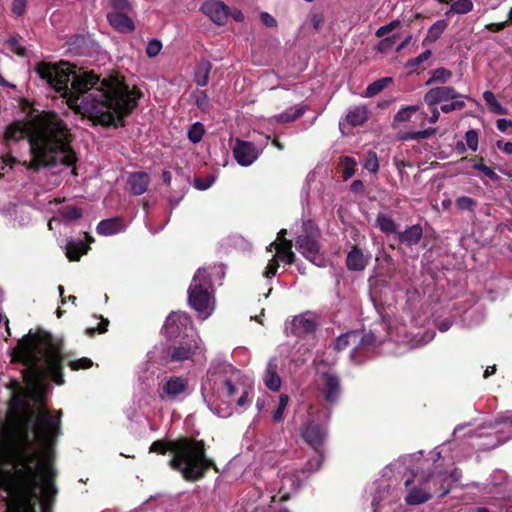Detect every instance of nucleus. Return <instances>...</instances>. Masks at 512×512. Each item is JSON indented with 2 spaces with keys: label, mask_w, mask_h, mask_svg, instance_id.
<instances>
[{
  "label": "nucleus",
  "mask_w": 512,
  "mask_h": 512,
  "mask_svg": "<svg viewBox=\"0 0 512 512\" xmlns=\"http://www.w3.org/2000/svg\"><path fill=\"white\" fill-rule=\"evenodd\" d=\"M25 367V388L13 391L10 410L0 428V467L9 461L15 469L9 473L10 483L0 485L8 495L7 512H50L57 493L54 485L53 444L60 434L62 412L53 416L44 408L46 379L57 385L64 379L61 358H12Z\"/></svg>",
  "instance_id": "obj_1"
},
{
  "label": "nucleus",
  "mask_w": 512,
  "mask_h": 512,
  "mask_svg": "<svg viewBox=\"0 0 512 512\" xmlns=\"http://www.w3.org/2000/svg\"><path fill=\"white\" fill-rule=\"evenodd\" d=\"M35 71L76 113L102 125L120 122L137 105L141 93L118 77L100 80L92 72H77L68 63H39Z\"/></svg>",
  "instance_id": "obj_2"
},
{
  "label": "nucleus",
  "mask_w": 512,
  "mask_h": 512,
  "mask_svg": "<svg viewBox=\"0 0 512 512\" xmlns=\"http://www.w3.org/2000/svg\"><path fill=\"white\" fill-rule=\"evenodd\" d=\"M150 451L161 454L170 451L173 455L170 466L190 481L200 479L212 465L211 460L205 456L204 443L190 438H180L167 444L154 442Z\"/></svg>",
  "instance_id": "obj_3"
},
{
  "label": "nucleus",
  "mask_w": 512,
  "mask_h": 512,
  "mask_svg": "<svg viewBox=\"0 0 512 512\" xmlns=\"http://www.w3.org/2000/svg\"><path fill=\"white\" fill-rule=\"evenodd\" d=\"M460 473L454 470L450 475L439 472L423 477L418 484L409 488L412 481L407 479L405 486L408 492L405 501L408 505H420L427 502L433 493L439 492L441 496L446 495L450 491L451 484L458 481Z\"/></svg>",
  "instance_id": "obj_4"
},
{
  "label": "nucleus",
  "mask_w": 512,
  "mask_h": 512,
  "mask_svg": "<svg viewBox=\"0 0 512 512\" xmlns=\"http://www.w3.org/2000/svg\"><path fill=\"white\" fill-rule=\"evenodd\" d=\"M211 277L212 272L206 268L198 269L188 289L189 305L203 320L207 319L215 308Z\"/></svg>",
  "instance_id": "obj_5"
},
{
  "label": "nucleus",
  "mask_w": 512,
  "mask_h": 512,
  "mask_svg": "<svg viewBox=\"0 0 512 512\" xmlns=\"http://www.w3.org/2000/svg\"><path fill=\"white\" fill-rule=\"evenodd\" d=\"M286 230L282 229L278 232L277 240L275 242L270 243L267 247L268 251H271L272 248L276 249V255L269 261L265 271L264 276L266 278L273 277L277 269L279 267V263L277 257L291 264L294 262L295 254L292 251V242L285 238Z\"/></svg>",
  "instance_id": "obj_6"
},
{
  "label": "nucleus",
  "mask_w": 512,
  "mask_h": 512,
  "mask_svg": "<svg viewBox=\"0 0 512 512\" xmlns=\"http://www.w3.org/2000/svg\"><path fill=\"white\" fill-rule=\"evenodd\" d=\"M237 391L236 386L227 379L221 377L210 378L208 377L201 387L203 399L208 404L211 403L212 397L216 394L219 398L230 400Z\"/></svg>",
  "instance_id": "obj_7"
},
{
  "label": "nucleus",
  "mask_w": 512,
  "mask_h": 512,
  "mask_svg": "<svg viewBox=\"0 0 512 512\" xmlns=\"http://www.w3.org/2000/svg\"><path fill=\"white\" fill-rule=\"evenodd\" d=\"M204 348L202 341L197 334H193L188 338L186 336L169 351V357L172 361H185L192 359L194 355L201 354Z\"/></svg>",
  "instance_id": "obj_8"
},
{
  "label": "nucleus",
  "mask_w": 512,
  "mask_h": 512,
  "mask_svg": "<svg viewBox=\"0 0 512 512\" xmlns=\"http://www.w3.org/2000/svg\"><path fill=\"white\" fill-rule=\"evenodd\" d=\"M188 394V380L181 376H170L161 386L160 397L167 400L184 398Z\"/></svg>",
  "instance_id": "obj_9"
},
{
  "label": "nucleus",
  "mask_w": 512,
  "mask_h": 512,
  "mask_svg": "<svg viewBox=\"0 0 512 512\" xmlns=\"http://www.w3.org/2000/svg\"><path fill=\"white\" fill-rule=\"evenodd\" d=\"M317 231L311 235H301L296 240V248L299 252L312 263L321 266L322 258L319 255V245L316 240Z\"/></svg>",
  "instance_id": "obj_10"
},
{
  "label": "nucleus",
  "mask_w": 512,
  "mask_h": 512,
  "mask_svg": "<svg viewBox=\"0 0 512 512\" xmlns=\"http://www.w3.org/2000/svg\"><path fill=\"white\" fill-rule=\"evenodd\" d=\"M233 155L240 166L248 167L257 160L259 151L253 143L236 139L233 147Z\"/></svg>",
  "instance_id": "obj_11"
},
{
  "label": "nucleus",
  "mask_w": 512,
  "mask_h": 512,
  "mask_svg": "<svg viewBox=\"0 0 512 512\" xmlns=\"http://www.w3.org/2000/svg\"><path fill=\"white\" fill-rule=\"evenodd\" d=\"M374 341L373 334H364L359 331H351L340 335L335 341V349L343 350L347 346H354L355 349H359L368 345H371Z\"/></svg>",
  "instance_id": "obj_12"
},
{
  "label": "nucleus",
  "mask_w": 512,
  "mask_h": 512,
  "mask_svg": "<svg viewBox=\"0 0 512 512\" xmlns=\"http://www.w3.org/2000/svg\"><path fill=\"white\" fill-rule=\"evenodd\" d=\"M201 11L215 24L223 25L229 17V8L221 1L210 0L201 6Z\"/></svg>",
  "instance_id": "obj_13"
},
{
  "label": "nucleus",
  "mask_w": 512,
  "mask_h": 512,
  "mask_svg": "<svg viewBox=\"0 0 512 512\" xmlns=\"http://www.w3.org/2000/svg\"><path fill=\"white\" fill-rule=\"evenodd\" d=\"M191 319L185 312H172L166 319L164 330L169 337H174L186 330Z\"/></svg>",
  "instance_id": "obj_14"
},
{
  "label": "nucleus",
  "mask_w": 512,
  "mask_h": 512,
  "mask_svg": "<svg viewBox=\"0 0 512 512\" xmlns=\"http://www.w3.org/2000/svg\"><path fill=\"white\" fill-rule=\"evenodd\" d=\"M459 97L456 90L449 86H439L430 89L424 96V101L428 105H436L440 102L453 100Z\"/></svg>",
  "instance_id": "obj_15"
},
{
  "label": "nucleus",
  "mask_w": 512,
  "mask_h": 512,
  "mask_svg": "<svg viewBox=\"0 0 512 512\" xmlns=\"http://www.w3.org/2000/svg\"><path fill=\"white\" fill-rule=\"evenodd\" d=\"M302 437L310 446L318 450L325 440L326 430L318 424L309 423L302 430Z\"/></svg>",
  "instance_id": "obj_16"
},
{
  "label": "nucleus",
  "mask_w": 512,
  "mask_h": 512,
  "mask_svg": "<svg viewBox=\"0 0 512 512\" xmlns=\"http://www.w3.org/2000/svg\"><path fill=\"white\" fill-rule=\"evenodd\" d=\"M263 381L271 391H278L281 388V378L278 374V363L276 358H272L265 369Z\"/></svg>",
  "instance_id": "obj_17"
},
{
  "label": "nucleus",
  "mask_w": 512,
  "mask_h": 512,
  "mask_svg": "<svg viewBox=\"0 0 512 512\" xmlns=\"http://www.w3.org/2000/svg\"><path fill=\"white\" fill-rule=\"evenodd\" d=\"M109 24L117 31L122 33H130L134 31L135 26L131 18L123 12H111L107 14Z\"/></svg>",
  "instance_id": "obj_18"
},
{
  "label": "nucleus",
  "mask_w": 512,
  "mask_h": 512,
  "mask_svg": "<svg viewBox=\"0 0 512 512\" xmlns=\"http://www.w3.org/2000/svg\"><path fill=\"white\" fill-rule=\"evenodd\" d=\"M324 381V395L328 402H334L340 395V383L338 377L331 373L322 375Z\"/></svg>",
  "instance_id": "obj_19"
},
{
  "label": "nucleus",
  "mask_w": 512,
  "mask_h": 512,
  "mask_svg": "<svg viewBox=\"0 0 512 512\" xmlns=\"http://www.w3.org/2000/svg\"><path fill=\"white\" fill-rule=\"evenodd\" d=\"M315 319L311 314H302L295 316L291 322L292 331L295 334L308 333L315 328Z\"/></svg>",
  "instance_id": "obj_20"
},
{
  "label": "nucleus",
  "mask_w": 512,
  "mask_h": 512,
  "mask_svg": "<svg viewBox=\"0 0 512 512\" xmlns=\"http://www.w3.org/2000/svg\"><path fill=\"white\" fill-rule=\"evenodd\" d=\"M369 258L358 248H353L347 255L346 264L349 270L362 271L365 269Z\"/></svg>",
  "instance_id": "obj_21"
},
{
  "label": "nucleus",
  "mask_w": 512,
  "mask_h": 512,
  "mask_svg": "<svg viewBox=\"0 0 512 512\" xmlns=\"http://www.w3.org/2000/svg\"><path fill=\"white\" fill-rule=\"evenodd\" d=\"M130 191L134 195L143 194L149 185V176L144 172L133 173L128 180Z\"/></svg>",
  "instance_id": "obj_22"
},
{
  "label": "nucleus",
  "mask_w": 512,
  "mask_h": 512,
  "mask_svg": "<svg viewBox=\"0 0 512 512\" xmlns=\"http://www.w3.org/2000/svg\"><path fill=\"white\" fill-rule=\"evenodd\" d=\"M124 228L121 218L106 219L99 222L97 225V233L104 236L113 235L118 233Z\"/></svg>",
  "instance_id": "obj_23"
},
{
  "label": "nucleus",
  "mask_w": 512,
  "mask_h": 512,
  "mask_svg": "<svg viewBox=\"0 0 512 512\" xmlns=\"http://www.w3.org/2000/svg\"><path fill=\"white\" fill-rule=\"evenodd\" d=\"M307 107L303 104H299L295 107H291L279 115L273 116L270 121H275L277 123H289L297 118L301 117L306 111Z\"/></svg>",
  "instance_id": "obj_24"
},
{
  "label": "nucleus",
  "mask_w": 512,
  "mask_h": 512,
  "mask_svg": "<svg viewBox=\"0 0 512 512\" xmlns=\"http://www.w3.org/2000/svg\"><path fill=\"white\" fill-rule=\"evenodd\" d=\"M212 69V65L207 60H200L194 70V81L198 86H206L209 80V74Z\"/></svg>",
  "instance_id": "obj_25"
},
{
  "label": "nucleus",
  "mask_w": 512,
  "mask_h": 512,
  "mask_svg": "<svg viewBox=\"0 0 512 512\" xmlns=\"http://www.w3.org/2000/svg\"><path fill=\"white\" fill-rule=\"evenodd\" d=\"M368 119V110L365 106H356L350 109L346 115V120L352 126H360Z\"/></svg>",
  "instance_id": "obj_26"
},
{
  "label": "nucleus",
  "mask_w": 512,
  "mask_h": 512,
  "mask_svg": "<svg viewBox=\"0 0 512 512\" xmlns=\"http://www.w3.org/2000/svg\"><path fill=\"white\" fill-rule=\"evenodd\" d=\"M66 256L70 261H78L81 255L86 254L88 247L80 240H69L66 244Z\"/></svg>",
  "instance_id": "obj_27"
},
{
  "label": "nucleus",
  "mask_w": 512,
  "mask_h": 512,
  "mask_svg": "<svg viewBox=\"0 0 512 512\" xmlns=\"http://www.w3.org/2000/svg\"><path fill=\"white\" fill-rule=\"evenodd\" d=\"M421 237L422 228L419 225H413L399 234V240L407 245L418 243Z\"/></svg>",
  "instance_id": "obj_28"
},
{
  "label": "nucleus",
  "mask_w": 512,
  "mask_h": 512,
  "mask_svg": "<svg viewBox=\"0 0 512 512\" xmlns=\"http://www.w3.org/2000/svg\"><path fill=\"white\" fill-rule=\"evenodd\" d=\"M281 482H282L281 490H284L283 494L281 496L282 500L288 499L289 491H295L301 485L300 479L296 475H284L282 477Z\"/></svg>",
  "instance_id": "obj_29"
},
{
  "label": "nucleus",
  "mask_w": 512,
  "mask_h": 512,
  "mask_svg": "<svg viewBox=\"0 0 512 512\" xmlns=\"http://www.w3.org/2000/svg\"><path fill=\"white\" fill-rule=\"evenodd\" d=\"M483 98L486 104L489 106L491 112L498 115L507 114V110L498 102L493 92L485 91L483 93Z\"/></svg>",
  "instance_id": "obj_30"
},
{
  "label": "nucleus",
  "mask_w": 512,
  "mask_h": 512,
  "mask_svg": "<svg viewBox=\"0 0 512 512\" xmlns=\"http://www.w3.org/2000/svg\"><path fill=\"white\" fill-rule=\"evenodd\" d=\"M356 161L348 156L342 157L339 162V169L345 180L351 178L355 174Z\"/></svg>",
  "instance_id": "obj_31"
},
{
  "label": "nucleus",
  "mask_w": 512,
  "mask_h": 512,
  "mask_svg": "<svg viewBox=\"0 0 512 512\" xmlns=\"http://www.w3.org/2000/svg\"><path fill=\"white\" fill-rule=\"evenodd\" d=\"M446 20H438L436 21L428 30L427 40L430 42H435L439 39V37L443 34L445 29L447 28Z\"/></svg>",
  "instance_id": "obj_32"
},
{
  "label": "nucleus",
  "mask_w": 512,
  "mask_h": 512,
  "mask_svg": "<svg viewBox=\"0 0 512 512\" xmlns=\"http://www.w3.org/2000/svg\"><path fill=\"white\" fill-rule=\"evenodd\" d=\"M452 77L451 71H449L446 68H437L432 72L431 78L427 81V85H430L432 83H446L448 82Z\"/></svg>",
  "instance_id": "obj_33"
},
{
  "label": "nucleus",
  "mask_w": 512,
  "mask_h": 512,
  "mask_svg": "<svg viewBox=\"0 0 512 512\" xmlns=\"http://www.w3.org/2000/svg\"><path fill=\"white\" fill-rule=\"evenodd\" d=\"M391 81V78H382L377 81H374L368 87L366 88L364 92L365 97H373L377 95L379 92H381L388 84V82Z\"/></svg>",
  "instance_id": "obj_34"
},
{
  "label": "nucleus",
  "mask_w": 512,
  "mask_h": 512,
  "mask_svg": "<svg viewBox=\"0 0 512 512\" xmlns=\"http://www.w3.org/2000/svg\"><path fill=\"white\" fill-rule=\"evenodd\" d=\"M289 397L287 394H281L279 396V402L276 410L272 414V418L275 422L280 423L284 420V412L288 406Z\"/></svg>",
  "instance_id": "obj_35"
},
{
  "label": "nucleus",
  "mask_w": 512,
  "mask_h": 512,
  "mask_svg": "<svg viewBox=\"0 0 512 512\" xmlns=\"http://www.w3.org/2000/svg\"><path fill=\"white\" fill-rule=\"evenodd\" d=\"M418 110H419L418 105H410V106L403 107L395 114L394 119H393L394 124L405 122V121L409 120L411 118V116Z\"/></svg>",
  "instance_id": "obj_36"
},
{
  "label": "nucleus",
  "mask_w": 512,
  "mask_h": 512,
  "mask_svg": "<svg viewBox=\"0 0 512 512\" xmlns=\"http://www.w3.org/2000/svg\"><path fill=\"white\" fill-rule=\"evenodd\" d=\"M377 226L385 233H393L396 231V225L394 223V221L384 215V214H380L378 215L377 217Z\"/></svg>",
  "instance_id": "obj_37"
},
{
  "label": "nucleus",
  "mask_w": 512,
  "mask_h": 512,
  "mask_svg": "<svg viewBox=\"0 0 512 512\" xmlns=\"http://www.w3.org/2000/svg\"><path fill=\"white\" fill-rule=\"evenodd\" d=\"M473 9L471 0H457L452 3L450 11L456 14H466Z\"/></svg>",
  "instance_id": "obj_38"
},
{
  "label": "nucleus",
  "mask_w": 512,
  "mask_h": 512,
  "mask_svg": "<svg viewBox=\"0 0 512 512\" xmlns=\"http://www.w3.org/2000/svg\"><path fill=\"white\" fill-rule=\"evenodd\" d=\"M204 132H205L204 126L201 123L196 122L188 130V138L193 143H198L199 141H201V139L204 135Z\"/></svg>",
  "instance_id": "obj_39"
},
{
  "label": "nucleus",
  "mask_w": 512,
  "mask_h": 512,
  "mask_svg": "<svg viewBox=\"0 0 512 512\" xmlns=\"http://www.w3.org/2000/svg\"><path fill=\"white\" fill-rule=\"evenodd\" d=\"M364 168L371 173H377L379 169V162L375 151H369L367 153Z\"/></svg>",
  "instance_id": "obj_40"
},
{
  "label": "nucleus",
  "mask_w": 512,
  "mask_h": 512,
  "mask_svg": "<svg viewBox=\"0 0 512 512\" xmlns=\"http://www.w3.org/2000/svg\"><path fill=\"white\" fill-rule=\"evenodd\" d=\"M193 98H194V103L195 105L205 111L208 109V106H209V98H208V95L206 94V92L204 91H196L194 94H193Z\"/></svg>",
  "instance_id": "obj_41"
},
{
  "label": "nucleus",
  "mask_w": 512,
  "mask_h": 512,
  "mask_svg": "<svg viewBox=\"0 0 512 512\" xmlns=\"http://www.w3.org/2000/svg\"><path fill=\"white\" fill-rule=\"evenodd\" d=\"M61 214L65 220L72 221V220H76V219L80 218L82 216V211L78 207L71 206V207L65 208L61 212Z\"/></svg>",
  "instance_id": "obj_42"
},
{
  "label": "nucleus",
  "mask_w": 512,
  "mask_h": 512,
  "mask_svg": "<svg viewBox=\"0 0 512 512\" xmlns=\"http://www.w3.org/2000/svg\"><path fill=\"white\" fill-rule=\"evenodd\" d=\"M214 182H215V176L210 175L206 178H195L194 186L198 190H206L209 187H211Z\"/></svg>",
  "instance_id": "obj_43"
},
{
  "label": "nucleus",
  "mask_w": 512,
  "mask_h": 512,
  "mask_svg": "<svg viewBox=\"0 0 512 512\" xmlns=\"http://www.w3.org/2000/svg\"><path fill=\"white\" fill-rule=\"evenodd\" d=\"M465 139L469 149L472 151H476L478 149V134L475 130H468L465 134Z\"/></svg>",
  "instance_id": "obj_44"
},
{
  "label": "nucleus",
  "mask_w": 512,
  "mask_h": 512,
  "mask_svg": "<svg viewBox=\"0 0 512 512\" xmlns=\"http://www.w3.org/2000/svg\"><path fill=\"white\" fill-rule=\"evenodd\" d=\"M162 49V44L160 41L153 39L148 42L146 46V53L149 57L157 56Z\"/></svg>",
  "instance_id": "obj_45"
},
{
  "label": "nucleus",
  "mask_w": 512,
  "mask_h": 512,
  "mask_svg": "<svg viewBox=\"0 0 512 512\" xmlns=\"http://www.w3.org/2000/svg\"><path fill=\"white\" fill-rule=\"evenodd\" d=\"M14 465L15 464H13V462L9 461L4 467H0V485L10 483L8 475L13 469H15Z\"/></svg>",
  "instance_id": "obj_46"
},
{
  "label": "nucleus",
  "mask_w": 512,
  "mask_h": 512,
  "mask_svg": "<svg viewBox=\"0 0 512 512\" xmlns=\"http://www.w3.org/2000/svg\"><path fill=\"white\" fill-rule=\"evenodd\" d=\"M456 206L460 210H471L475 206V201L467 196H461L456 200Z\"/></svg>",
  "instance_id": "obj_47"
},
{
  "label": "nucleus",
  "mask_w": 512,
  "mask_h": 512,
  "mask_svg": "<svg viewBox=\"0 0 512 512\" xmlns=\"http://www.w3.org/2000/svg\"><path fill=\"white\" fill-rule=\"evenodd\" d=\"M93 365V362L89 358H81L78 360L71 361L69 366L72 370L87 369Z\"/></svg>",
  "instance_id": "obj_48"
},
{
  "label": "nucleus",
  "mask_w": 512,
  "mask_h": 512,
  "mask_svg": "<svg viewBox=\"0 0 512 512\" xmlns=\"http://www.w3.org/2000/svg\"><path fill=\"white\" fill-rule=\"evenodd\" d=\"M399 25H400V21L399 20H393L390 23H388V24H386L384 26L379 27L375 34H376L377 37H383L387 33L391 32L392 30L397 28Z\"/></svg>",
  "instance_id": "obj_49"
},
{
  "label": "nucleus",
  "mask_w": 512,
  "mask_h": 512,
  "mask_svg": "<svg viewBox=\"0 0 512 512\" xmlns=\"http://www.w3.org/2000/svg\"><path fill=\"white\" fill-rule=\"evenodd\" d=\"M430 56H431V51H430V50H426V51H424L422 54H420L418 57H416V58H414V59L409 60V61L406 63V67H407V68H414V67H417V66H419L421 63H423L424 61H426Z\"/></svg>",
  "instance_id": "obj_50"
},
{
  "label": "nucleus",
  "mask_w": 512,
  "mask_h": 512,
  "mask_svg": "<svg viewBox=\"0 0 512 512\" xmlns=\"http://www.w3.org/2000/svg\"><path fill=\"white\" fill-rule=\"evenodd\" d=\"M473 167H474V169L482 172L485 176H487L488 178H490L492 180L498 179V175L490 167L486 166L483 163H476V164H474Z\"/></svg>",
  "instance_id": "obj_51"
},
{
  "label": "nucleus",
  "mask_w": 512,
  "mask_h": 512,
  "mask_svg": "<svg viewBox=\"0 0 512 512\" xmlns=\"http://www.w3.org/2000/svg\"><path fill=\"white\" fill-rule=\"evenodd\" d=\"M27 0H13L12 12L16 16H22L26 9Z\"/></svg>",
  "instance_id": "obj_52"
},
{
  "label": "nucleus",
  "mask_w": 512,
  "mask_h": 512,
  "mask_svg": "<svg viewBox=\"0 0 512 512\" xmlns=\"http://www.w3.org/2000/svg\"><path fill=\"white\" fill-rule=\"evenodd\" d=\"M465 107V103L464 101H461V100H456L450 104H443L441 106V111L444 112V113H449V112H452L454 110H461L462 108Z\"/></svg>",
  "instance_id": "obj_53"
},
{
  "label": "nucleus",
  "mask_w": 512,
  "mask_h": 512,
  "mask_svg": "<svg viewBox=\"0 0 512 512\" xmlns=\"http://www.w3.org/2000/svg\"><path fill=\"white\" fill-rule=\"evenodd\" d=\"M394 41H395V36L384 38L377 45V50L382 53L387 52L389 49L392 48Z\"/></svg>",
  "instance_id": "obj_54"
},
{
  "label": "nucleus",
  "mask_w": 512,
  "mask_h": 512,
  "mask_svg": "<svg viewBox=\"0 0 512 512\" xmlns=\"http://www.w3.org/2000/svg\"><path fill=\"white\" fill-rule=\"evenodd\" d=\"M111 5L121 12L128 11L130 9V4L127 0H111Z\"/></svg>",
  "instance_id": "obj_55"
},
{
  "label": "nucleus",
  "mask_w": 512,
  "mask_h": 512,
  "mask_svg": "<svg viewBox=\"0 0 512 512\" xmlns=\"http://www.w3.org/2000/svg\"><path fill=\"white\" fill-rule=\"evenodd\" d=\"M108 323H109V321L107 319L101 318V322L99 323L97 328H94V327L87 328L86 332L89 335L93 334L95 331L103 333L107 330Z\"/></svg>",
  "instance_id": "obj_56"
},
{
  "label": "nucleus",
  "mask_w": 512,
  "mask_h": 512,
  "mask_svg": "<svg viewBox=\"0 0 512 512\" xmlns=\"http://www.w3.org/2000/svg\"><path fill=\"white\" fill-rule=\"evenodd\" d=\"M260 19H261L262 23L265 26H267V27H274V26H276V20L274 19L273 16H271L267 12H262L260 14Z\"/></svg>",
  "instance_id": "obj_57"
},
{
  "label": "nucleus",
  "mask_w": 512,
  "mask_h": 512,
  "mask_svg": "<svg viewBox=\"0 0 512 512\" xmlns=\"http://www.w3.org/2000/svg\"><path fill=\"white\" fill-rule=\"evenodd\" d=\"M322 463V455L317 453L316 456L308 463L310 471H316Z\"/></svg>",
  "instance_id": "obj_58"
},
{
  "label": "nucleus",
  "mask_w": 512,
  "mask_h": 512,
  "mask_svg": "<svg viewBox=\"0 0 512 512\" xmlns=\"http://www.w3.org/2000/svg\"><path fill=\"white\" fill-rule=\"evenodd\" d=\"M8 45L11 48V50L17 53L18 55H24V48L20 46L19 42L16 39H10L8 41Z\"/></svg>",
  "instance_id": "obj_59"
},
{
  "label": "nucleus",
  "mask_w": 512,
  "mask_h": 512,
  "mask_svg": "<svg viewBox=\"0 0 512 512\" xmlns=\"http://www.w3.org/2000/svg\"><path fill=\"white\" fill-rule=\"evenodd\" d=\"M496 125L500 131L505 132L508 127L512 126V122L507 119H498Z\"/></svg>",
  "instance_id": "obj_60"
},
{
  "label": "nucleus",
  "mask_w": 512,
  "mask_h": 512,
  "mask_svg": "<svg viewBox=\"0 0 512 512\" xmlns=\"http://www.w3.org/2000/svg\"><path fill=\"white\" fill-rule=\"evenodd\" d=\"M504 27H505V23L504 22L490 23V24L486 25V29L491 31V32H499V31L503 30Z\"/></svg>",
  "instance_id": "obj_61"
},
{
  "label": "nucleus",
  "mask_w": 512,
  "mask_h": 512,
  "mask_svg": "<svg viewBox=\"0 0 512 512\" xmlns=\"http://www.w3.org/2000/svg\"><path fill=\"white\" fill-rule=\"evenodd\" d=\"M497 146L499 149H501L506 154H509V155L512 154V142H505V143L498 142Z\"/></svg>",
  "instance_id": "obj_62"
},
{
  "label": "nucleus",
  "mask_w": 512,
  "mask_h": 512,
  "mask_svg": "<svg viewBox=\"0 0 512 512\" xmlns=\"http://www.w3.org/2000/svg\"><path fill=\"white\" fill-rule=\"evenodd\" d=\"M436 132L435 128H428L422 131H419L418 136L420 139H428Z\"/></svg>",
  "instance_id": "obj_63"
},
{
  "label": "nucleus",
  "mask_w": 512,
  "mask_h": 512,
  "mask_svg": "<svg viewBox=\"0 0 512 512\" xmlns=\"http://www.w3.org/2000/svg\"><path fill=\"white\" fill-rule=\"evenodd\" d=\"M502 425L501 431H507L510 433V436L512 437V419L505 420L500 423Z\"/></svg>",
  "instance_id": "obj_64"
}]
</instances>
